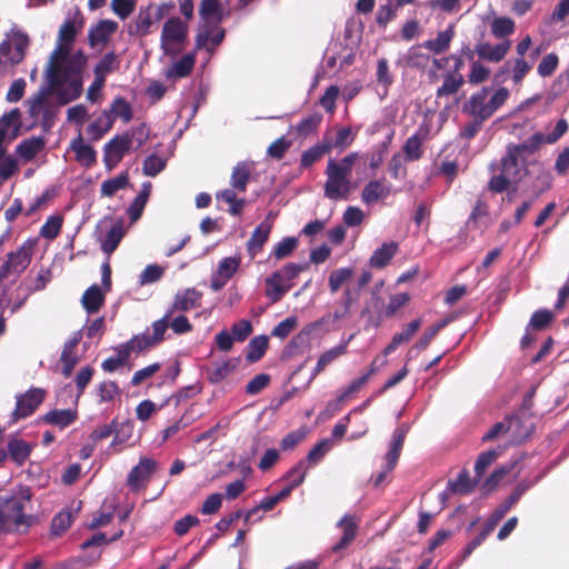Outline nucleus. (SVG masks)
I'll return each mask as SVG.
<instances>
[{
    "mask_svg": "<svg viewBox=\"0 0 569 569\" xmlns=\"http://www.w3.org/2000/svg\"><path fill=\"white\" fill-rule=\"evenodd\" d=\"M71 49L72 46L57 41L46 70L50 90L64 87L63 91L59 92V103L62 106L81 96L82 73L88 63V58L82 50L71 53Z\"/></svg>",
    "mask_w": 569,
    "mask_h": 569,
    "instance_id": "obj_1",
    "label": "nucleus"
},
{
    "mask_svg": "<svg viewBox=\"0 0 569 569\" xmlns=\"http://www.w3.org/2000/svg\"><path fill=\"white\" fill-rule=\"evenodd\" d=\"M291 287L292 283H284L280 278V273L274 271L266 279V297L271 301V303H277L291 289Z\"/></svg>",
    "mask_w": 569,
    "mask_h": 569,
    "instance_id": "obj_23",
    "label": "nucleus"
},
{
    "mask_svg": "<svg viewBox=\"0 0 569 569\" xmlns=\"http://www.w3.org/2000/svg\"><path fill=\"white\" fill-rule=\"evenodd\" d=\"M332 144L329 141L317 143L311 148L305 150L301 154L300 167L303 169L310 168L319 161L326 153L330 152Z\"/></svg>",
    "mask_w": 569,
    "mask_h": 569,
    "instance_id": "obj_37",
    "label": "nucleus"
},
{
    "mask_svg": "<svg viewBox=\"0 0 569 569\" xmlns=\"http://www.w3.org/2000/svg\"><path fill=\"white\" fill-rule=\"evenodd\" d=\"M455 37L453 26H449L446 30L438 32L435 39L426 40L422 47L433 52L441 54L450 48V43Z\"/></svg>",
    "mask_w": 569,
    "mask_h": 569,
    "instance_id": "obj_30",
    "label": "nucleus"
},
{
    "mask_svg": "<svg viewBox=\"0 0 569 569\" xmlns=\"http://www.w3.org/2000/svg\"><path fill=\"white\" fill-rule=\"evenodd\" d=\"M202 293L196 288H188L176 293L171 307L168 309L173 316L176 311L187 312L201 305Z\"/></svg>",
    "mask_w": 569,
    "mask_h": 569,
    "instance_id": "obj_14",
    "label": "nucleus"
},
{
    "mask_svg": "<svg viewBox=\"0 0 569 569\" xmlns=\"http://www.w3.org/2000/svg\"><path fill=\"white\" fill-rule=\"evenodd\" d=\"M490 77V69L480 63L479 61H473L470 67V72L468 74V82L472 86L482 83L487 81Z\"/></svg>",
    "mask_w": 569,
    "mask_h": 569,
    "instance_id": "obj_63",
    "label": "nucleus"
},
{
    "mask_svg": "<svg viewBox=\"0 0 569 569\" xmlns=\"http://www.w3.org/2000/svg\"><path fill=\"white\" fill-rule=\"evenodd\" d=\"M32 497L33 493L30 487L19 486L8 497L0 499V503L16 525L17 532H27L38 521L37 516L27 513Z\"/></svg>",
    "mask_w": 569,
    "mask_h": 569,
    "instance_id": "obj_3",
    "label": "nucleus"
},
{
    "mask_svg": "<svg viewBox=\"0 0 569 569\" xmlns=\"http://www.w3.org/2000/svg\"><path fill=\"white\" fill-rule=\"evenodd\" d=\"M82 335L80 331L73 333V336L67 340L63 345L60 361L62 362V373L64 377H70L76 365L79 361L77 356V347L81 341Z\"/></svg>",
    "mask_w": 569,
    "mask_h": 569,
    "instance_id": "obj_16",
    "label": "nucleus"
},
{
    "mask_svg": "<svg viewBox=\"0 0 569 569\" xmlns=\"http://www.w3.org/2000/svg\"><path fill=\"white\" fill-rule=\"evenodd\" d=\"M29 38L24 33H14L10 39L0 43V54L12 66L20 63L26 56Z\"/></svg>",
    "mask_w": 569,
    "mask_h": 569,
    "instance_id": "obj_10",
    "label": "nucleus"
},
{
    "mask_svg": "<svg viewBox=\"0 0 569 569\" xmlns=\"http://www.w3.org/2000/svg\"><path fill=\"white\" fill-rule=\"evenodd\" d=\"M118 23L112 20H101L98 24L90 28L88 40L91 47L106 43L110 36L116 32Z\"/></svg>",
    "mask_w": 569,
    "mask_h": 569,
    "instance_id": "obj_27",
    "label": "nucleus"
},
{
    "mask_svg": "<svg viewBox=\"0 0 569 569\" xmlns=\"http://www.w3.org/2000/svg\"><path fill=\"white\" fill-rule=\"evenodd\" d=\"M94 393L100 403L111 402L121 396V389L116 381L106 380L96 386Z\"/></svg>",
    "mask_w": 569,
    "mask_h": 569,
    "instance_id": "obj_47",
    "label": "nucleus"
},
{
    "mask_svg": "<svg viewBox=\"0 0 569 569\" xmlns=\"http://www.w3.org/2000/svg\"><path fill=\"white\" fill-rule=\"evenodd\" d=\"M479 480L477 477L471 479L469 471L463 469L456 480L448 481V491L456 495H468L473 491Z\"/></svg>",
    "mask_w": 569,
    "mask_h": 569,
    "instance_id": "obj_32",
    "label": "nucleus"
},
{
    "mask_svg": "<svg viewBox=\"0 0 569 569\" xmlns=\"http://www.w3.org/2000/svg\"><path fill=\"white\" fill-rule=\"evenodd\" d=\"M72 523V515L70 511L58 512L51 521L50 532L52 536H62Z\"/></svg>",
    "mask_w": 569,
    "mask_h": 569,
    "instance_id": "obj_57",
    "label": "nucleus"
},
{
    "mask_svg": "<svg viewBox=\"0 0 569 569\" xmlns=\"http://www.w3.org/2000/svg\"><path fill=\"white\" fill-rule=\"evenodd\" d=\"M449 323L448 319H442L439 322L430 326L423 335L419 338V340L411 347V349L408 352V357H411V353L413 351H422L426 350L433 338L438 335V332L443 329Z\"/></svg>",
    "mask_w": 569,
    "mask_h": 569,
    "instance_id": "obj_44",
    "label": "nucleus"
},
{
    "mask_svg": "<svg viewBox=\"0 0 569 569\" xmlns=\"http://www.w3.org/2000/svg\"><path fill=\"white\" fill-rule=\"evenodd\" d=\"M77 411L71 409H54L39 418V422L58 426L63 429L77 420Z\"/></svg>",
    "mask_w": 569,
    "mask_h": 569,
    "instance_id": "obj_28",
    "label": "nucleus"
},
{
    "mask_svg": "<svg viewBox=\"0 0 569 569\" xmlns=\"http://www.w3.org/2000/svg\"><path fill=\"white\" fill-rule=\"evenodd\" d=\"M113 127V118L110 112L104 110L93 122H91L87 132L92 141L100 140Z\"/></svg>",
    "mask_w": 569,
    "mask_h": 569,
    "instance_id": "obj_36",
    "label": "nucleus"
},
{
    "mask_svg": "<svg viewBox=\"0 0 569 569\" xmlns=\"http://www.w3.org/2000/svg\"><path fill=\"white\" fill-rule=\"evenodd\" d=\"M33 243L23 242L16 251L7 254V260L0 266V280L7 279L10 273H22L30 264Z\"/></svg>",
    "mask_w": 569,
    "mask_h": 569,
    "instance_id": "obj_8",
    "label": "nucleus"
},
{
    "mask_svg": "<svg viewBox=\"0 0 569 569\" xmlns=\"http://www.w3.org/2000/svg\"><path fill=\"white\" fill-rule=\"evenodd\" d=\"M517 157L509 148L507 153L500 160L498 170L499 174H495L488 182V189L493 193H501L510 187L512 182L520 180V166Z\"/></svg>",
    "mask_w": 569,
    "mask_h": 569,
    "instance_id": "obj_5",
    "label": "nucleus"
},
{
    "mask_svg": "<svg viewBox=\"0 0 569 569\" xmlns=\"http://www.w3.org/2000/svg\"><path fill=\"white\" fill-rule=\"evenodd\" d=\"M32 451V446L27 441L18 438H12L8 442V456L19 467L23 466L29 459Z\"/></svg>",
    "mask_w": 569,
    "mask_h": 569,
    "instance_id": "obj_33",
    "label": "nucleus"
},
{
    "mask_svg": "<svg viewBox=\"0 0 569 569\" xmlns=\"http://www.w3.org/2000/svg\"><path fill=\"white\" fill-rule=\"evenodd\" d=\"M46 391L40 388H31L24 393L17 396L16 408L11 413V423H16L21 419H26L34 413L39 406L43 402Z\"/></svg>",
    "mask_w": 569,
    "mask_h": 569,
    "instance_id": "obj_9",
    "label": "nucleus"
},
{
    "mask_svg": "<svg viewBox=\"0 0 569 569\" xmlns=\"http://www.w3.org/2000/svg\"><path fill=\"white\" fill-rule=\"evenodd\" d=\"M463 84V74H455L446 71L442 76V84L436 91V97L440 99L455 96L459 92Z\"/></svg>",
    "mask_w": 569,
    "mask_h": 569,
    "instance_id": "obj_29",
    "label": "nucleus"
},
{
    "mask_svg": "<svg viewBox=\"0 0 569 569\" xmlns=\"http://www.w3.org/2000/svg\"><path fill=\"white\" fill-rule=\"evenodd\" d=\"M291 146V140L280 137L268 147L267 154L272 159L281 160Z\"/></svg>",
    "mask_w": 569,
    "mask_h": 569,
    "instance_id": "obj_64",
    "label": "nucleus"
},
{
    "mask_svg": "<svg viewBox=\"0 0 569 569\" xmlns=\"http://www.w3.org/2000/svg\"><path fill=\"white\" fill-rule=\"evenodd\" d=\"M251 169L247 162H238L232 170L230 183L232 186V190H237L240 192L246 191L247 184L250 180Z\"/></svg>",
    "mask_w": 569,
    "mask_h": 569,
    "instance_id": "obj_43",
    "label": "nucleus"
},
{
    "mask_svg": "<svg viewBox=\"0 0 569 569\" xmlns=\"http://www.w3.org/2000/svg\"><path fill=\"white\" fill-rule=\"evenodd\" d=\"M46 139L43 137H31L22 140L16 148L17 154L24 161H31L39 152L44 149Z\"/></svg>",
    "mask_w": 569,
    "mask_h": 569,
    "instance_id": "obj_31",
    "label": "nucleus"
},
{
    "mask_svg": "<svg viewBox=\"0 0 569 569\" xmlns=\"http://www.w3.org/2000/svg\"><path fill=\"white\" fill-rule=\"evenodd\" d=\"M272 229V224L268 222H262L253 230L250 239L247 242V250L253 259L263 248L264 243L268 241L270 232Z\"/></svg>",
    "mask_w": 569,
    "mask_h": 569,
    "instance_id": "obj_25",
    "label": "nucleus"
},
{
    "mask_svg": "<svg viewBox=\"0 0 569 569\" xmlns=\"http://www.w3.org/2000/svg\"><path fill=\"white\" fill-rule=\"evenodd\" d=\"M194 67V57L191 54L183 56L179 61L174 62L167 71L168 78H184L191 73Z\"/></svg>",
    "mask_w": 569,
    "mask_h": 569,
    "instance_id": "obj_51",
    "label": "nucleus"
},
{
    "mask_svg": "<svg viewBox=\"0 0 569 569\" xmlns=\"http://www.w3.org/2000/svg\"><path fill=\"white\" fill-rule=\"evenodd\" d=\"M423 136L420 132H416L411 137H409L402 147L406 160L408 161H417L423 156Z\"/></svg>",
    "mask_w": 569,
    "mask_h": 569,
    "instance_id": "obj_45",
    "label": "nucleus"
},
{
    "mask_svg": "<svg viewBox=\"0 0 569 569\" xmlns=\"http://www.w3.org/2000/svg\"><path fill=\"white\" fill-rule=\"evenodd\" d=\"M422 325L421 319H415L409 322L406 328L401 332H397L393 335L391 341L385 347L382 353L383 356H388L397 350V348L405 342L411 340V338L416 335V332L420 329Z\"/></svg>",
    "mask_w": 569,
    "mask_h": 569,
    "instance_id": "obj_26",
    "label": "nucleus"
},
{
    "mask_svg": "<svg viewBox=\"0 0 569 569\" xmlns=\"http://www.w3.org/2000/svg\"><path fill=\"white\" fill-rule=\"evenodd\" d=\"M188 38V26L180 18L168 19L161 32V49L166 54L179 52Z\"/></svg>",
    "mask_w": 569,
    "mask_h": 569,
    "instance_id": "obj_6",
    "label": "nucleus"
},
{
    "mask_svg": "<svg viewBox=\"0 0 569 569\" xmlns=\"http://www.w3.org/2000/svg\"><path fill=\"white\" fill-rule=\"evenodd\" d=\"M269 347V338L266 335H260L253 337L248 346L246 352V359L248 362H257L259 361L266 353Z\"/></svg>",
    "mask_w": 569,
    "mask_h": 569,
    "instance_id": "obj_40",
    "label": "nucleus"
},
{
    "mask_svg": "<svg viewBox=\"0 0 569 569\" xmlns=\"http://www.w3.org/2000/svg\"><path fill=\"white\" fill-rule=\"evenodd\" d=\"M123 536V530H118L111 538H107V535L103 532H98L91 536L89 539L81 543L82 550H90L86 556L87 565H93L101 557L100 547L116 541Z\"/></svg>",
    "mask_w": 569,
    "mask_h": 569,
    "instance_id": "obj_12",
    "label": "nucleus"
},
{
    "mask_svg": "<svg viewBox=\"0 0 569 569\" xmlns=\"http://www.w3.org/2000/svg\"><path fill=\"white\" fill-rule=\"evenodd\" d=\"M353 276L351 268H339L329 274L328 287L331 293L338 292V290L347 283Z\"/></svg>",
    "mask_w": 569,
    "mask_h": 569,
    "instance_id": "obj_55",
    "label": "nucleus"
},
{
    "mask_svg": "<svg viewBox=\"0 0 569 569\" xmlns=\"http://www.w3.org/2000/svg\"><path fill=\"white\" fill-rule=\"evenodd\" d=\"M506 446H498L481 452L475 463V472L478 479H481L487 468L491 466L498 457L502 455Z\"/></svg>",
    "mask_w": 569,
    "mask_h": 569,
    "instance_id": "obj_39",
    "label": "nucleus"
},
{
    "mask_svg": "<svg viewBox=\"0 0 569 569\" xmlns=\"http://www.w3.org/2000/svg\"><path fill=\"white\" fill-rule=\"evenodd\" d=\"M359 152H350L339 161L330 159L327 163L325 196L331 200L347 199L352 190L351 172Z\"/></svg>",
    "mask_w": 569,
    "mask_h": 569,
    "instance_id": "obj_2",
    "label": "nucleus"
},
{
    "mask_svg": "<svg viewBox=\"0 0 569 569\" xmlns=\"http://www.w3.org/2000/svg\"><path fill=\"white\" fill-rule=\"evenodd\" d=\"M63 223V218L61 216H50L44 224L40 229V234L49 240L56 239Z\"/></svg>",
    "mask_w": 569,
    "mask_h": 569,
    "instance_id": "obj_59",
    "label": "nucleus"
},
{
    "mask_svg": "<svg viewBox=\"0 0 569 569\" xmlns=\"http://www.w3.org/2000/svg\"><path fill=\"white\" fill-rule=\"evenodd\" d=\"M83 24V14L77 10L72 18H67L60 26L58 32V42L72 46L77 34L82 30Z\"/></svg>",
    "mask_w": 569,
    "mask_h": 569,
    "instance_id": "obj_17",
    "label": "nucleus"
},
{
    "mask_svg": "<svg viewBox=\"0 0 569 569\" xmlns=\"http://www.w3.org/2000/svg\"><path fill=\"white\" fill-rule=\"evenodd\" d=\"M515 31V21L508 17L495 18L491 23V33L496 38L507 37Z\"/></svg>",
    "mask_w": 569,
    "mask_h": 569,
    "instance_id": "obj_58",
    "label": "nucleus"
},
{
    "mask_svg": "<svg viewBox=\"0 0 569 569\" xmlns=\"http://www.w3.org/2000/svg\"><path fill=\"white\" fill-rule=\"evenodd\" d=\"M322 119L323 117L320 112H313L308 117L302 118L295 127L297 136L305 139L311 134H315L318 131Z\"/></svg>",
    "mask_w": 569,
    "mask_h": 569,
    "instance_id": "obj_42",
    "label": "nucleus"
},
{
    "mask_svg": "<svg viewBox=\"0 0 569 569\" xmlns=\"http://www.w3.org/2000/svg\"><path fill=\"white\" fill-rule=\"evenodd\" d=\"M216 198L217 200H222L230 206L228 211L232 216H240L246 204V200L243 198L238 199L236 191L232 189H224L217 192Z\"/></svg>",
    "mask_w": 569,
    "mask_h": 569,
    "instance_id": "obj_50",
    "label": "nucleus"
},
{
    "mask_svg": "<svg viewBox=\"0 0 569 569\" xmlns=\"http://www.w3.org/2000/svg\"><path fill=\"white\" fill-rule=\"evenodd\" d=\"M134 133L129 131L114 136L103 147V163L108 171L113 170L130 150Z\"/></svg>",
    "mask_w": 569,
    "mask_h": 569,
    "instance_id": "obj_7",
    "label": "nucleus"
},
{
    "mask_svg": "<svg viewBox=\"0 0 569 569\" xmlns=\"http://www.w3.org/2000/svg\"><path fill=\"white\" fill-rule=\"evenodd\" d=\"M124 234L122 221H117L108 231L106 238L101 243V249L104 253L111 254L119 246Z\"/></svg>",
    "mask_w": 569,
    "mask_h": 569,
    "instance_id": "obj_48",
    "label": "nucleus"
},
{
    "mask_svg": "<svg viewBox=\"0 0 569 569\" xmlns=\"http://www.w3.org/2000/svg\"><path fill=\"white\" fill-rule=\"evenodd\" d=\"M297 475V480L289 482L283 489H281L274 497L280 502L290 496L292 490L299 487L306 479L307 469L305 468V461H299L296 466H293L288 472L287 477H292Z\"/></svg>",
    "mask_w": 569,
    "mask_h": 569,
    "instance_id": "obj_38",
    "label": "nucleus"
},
{
    "mask_svg": "<svg viewBox=\"0 0 569 569\" xmlns=\"http://www.w3.org/2000/svg\"><path fill=\"white\" fill-rule=\"evenodd\" d=\"M129 184V174L127 171L119 176L108 179L101 184V194L106 197L114 196L119 190L124 189Z\"/></svg>",
    "mask_w": 569,
    "mask_h": 569,
    "instance_id": "obj_53",
    "label": "nucleus"
},
{
    "mask_svg": "<svg viewBox=\"0 0 569 569\" xmlns=\"http://www.w3.org/2000/svg\"><path fill=\"white\" fill-rule=\"evenodd\" d=\"M391 193V186L386 183V178L370 180L361 191V200L366 204H372L386 199Z\"/></svg>",
    "mask_w": 569,
    "mask_h": 569,
    "instance_id": "obj_19",
    "label": "nucleus"
},
{
    "mask_svg": "<svg viewBox=\"0 0 569 569\" xmlns=\"http://www.w3.org/2000/svg\"><path fill=\"white\" fill-rule=\"evenodd\" d=\"M241 263V257H226L217 268L216 274L211 279V289L218 291L233 277Z\"/></svg>",
    "mask_w": 569,
    "mask_h": 569,
    "instance_id": "obj_13",
    "label": "nucleus"
},
{
    "mask_svg": "<svg viewBox=\"0 0 569 569\" xmlns=\"http://www.w3.org/2000/svg\"><path fill=\"white\" fill-rule=\"evenodd\" d=\"M64 87H57L54 90H50V83L48 82L47 88L40 89L32 98L27 100L29 106L28 113L37 122L41 111L50 104L48 101L49 94H56L59 99V92L63 91Z\"/></svg>",
    "mask_w": 569,
    "mask_h": 569,
    "instance_id": "obj_18",
    "label": "nucleus"
},
{
    "mask_svg": "<svg viewBox=\"0 0 569 569\" xmlns=\"http://www.w3.org/2000/svg\"><path fill=\"white\" fill-rule=\"evenodd\" d=\"M71 150L76 153V160L90 168L97 162V151L89 144L84 143L82 136L79 133L70 143Z\"/></svg>",
    "mask_w": 569,
    "mask_h": 569,
    "instance_id": "obj_22",
    "label": "nucleus"
},
{
    "mask_svg": "<svg viewBox=\"0 0 569 569\" xmlns=\"http://www.w3.org/2000/svg\"><path fill=\"white\" fill-rule=\"evenodd\" d=\"M151 193V183H143L142 189L138 193V196L133 199L131 204L128 208V216L132 222L140 219L142 216L143 209L148 202V199Z\"/></svg>",
    "mask_w": 569,
    "mask_h": 569,
    "instance_id": "obj_41",
    "label": "nucleus"
},
{
    "mask_svg": "<svg viewBox=\"0 0 569 569\" xmlns=\"http://www.w3.org/2000/svg\"><path fill=\"white\" fill-rule=\"evenodd\" d=\"M337 526L342 530V536L332 547L336 552L346 549L353 541L358 532V521L355 516L345 515Z\"/></svg>",
    "mask_w": 569,
    "mask_h": 569,
    "instance_id": "obj_21",
    "label": "nucleus"
},
{
    "mask_svg": "<svg viewBox=\"0 0 569 569\" xmlns=\"http://www.w3.org/2000/svg\"><path fill=\"white\" fill-rule=\"evenodd\" d=\"M553 320V315L548 309H540L532 313L530 321L528 323V329L533 330H543L546 329Z\"/></svg>",
    "mask_w": 569,
    "mask_h": 569,
    "instance_id": "obj_60",
    "label": "nucleus"
},
{
    "mask_svg": "<svg viewBox=\"0 0 569 569\" xmlns=\"http://www.w3.org/2000/svg\"><path fill=\"white\" fill-rule=\"evenodd\" d=\"M107 111L110 112V116L113 118V120L119 117L126 123L129 122L133 117L132 107L123 97L114 98L110 110Z\"/></svg>",
    "mask_w": 569,
    "mask_h": 569,
    "instance_id": "obj_52",
    "label": "nucleus"
},
{
    "mask_svg": "<svg viewBox=\"0 0 569 569\" xmlns=\"http://www.w3.org/2000/svg\"><path fill=\"white\" fill-rule=\"evenodd\" d=\"M347 347H348V341L342 342L339 346H337L335 348H331V349L325 351L322 355H320V357H319V359L317 361L316 368H315V375L320 373L321 371L325 370V368L328 365L333 362L339 357L346 355L347 353Z\"/></svg>",
    "mask_w": 569,
    "mask_h": 569,
    "instance_id": "obj_49",
    "label": "nucleus"
},
{
    "mask_svg": "<svg viewBox=\"0 0 569 569\" xmlns=\"http://www.w3.org/2000/svg\"><path fill=\"white\" fill-rule=\"evenodd\" d=\"M509 49V40L496 46H492L489 42H479L476 44V53L479 59L487 60L489 62H500L507 56Z\"/></svg>",
    "mask_w": 569,
    "mask_h": 569,
    "instance_id": "obj_20",
    "label": "nucleus"
},
{
    "mask_svg": "<svg viewBox=\"0 0 569 569\" xmlns=\"http://www.w3.org/2000/svg\"><path fill=\"white\" fill-rule=\"evenodd\" d=\"M545 141V134L541 132L533 133L530 138L519 144H509V148L517 157H520L523 152L535 153Z\"/></svg>",
    "mask_w": 569,
    "mask_h": 569,
    "instance_id": "obj_46",
    "label": "nucleus"
},
{
    "mask_svg": "<svg viewBox=\"0 0 569 569\" xmlns=\"http://www.w3.org/2000/svg\"><path fill=\"white\" fill-rule=\"evenodd\" d=\"M359 288H351L349 284L346 286L340 300L337 302V306L331 313L332 321H340L348 318L352 308L359 303Z\"/></svg>",
    "mask_w": 569,
    "mask_h": 569,
    "instance_id": "obj_15",
    "label": "nucleus"
},
{
    "mask_svg": "<svg viewBox=\"0 0 569 569\" xmlns=\"http://www.w3.org/2000/svg\"><path fill=\"white\" fill-rule=\"evenodd\" d=\"M199 13L203 20H220L221 6L219 0H202L199 8Z\"/></svg>",
    "mask_w": 569,
    "mask_h": 569,
    "instance_id": "obj_61",
    "label": "nucleus"
},
{
    "mask_svg": "<svg viewBox=\"0 0 569 569\" xmlns=\"http://www.w3.org/2000/svg\"><path fill=\"white\" fill-rule=\"evenodd\" d=\"M297 246L298 239L296 237L283 238L280 242H278L274 246L272 250V256L278 260L284 259L292 253Z\"/></svg>",
    "mask_w": 569,
    "mask_h": 569,
    "instance_id": "obj_62",
    "label": "nucleus"
},
{
    "mask_svg": "<svg viewBox=\"0 0 569 569\" xmlns=\"http://www.w3.org/2000/svg\"><path fill=\"white\" fill-rule=\"evenodd\" d=\"M495 528V520H487L481 532L465 547L462 558L467 559L491 535Z\"/></svg>",
    "mask_w": 569,
    "mask_h": 569,
    "instance_id": "obj_56",
    "label": "nucleus"
},
{
    "mask_svg": "<svg viewBox=\"0 0 569 569\" xmlns=\"http://www.w3.org/2000/svg\"><path fill=\"white\" fill-rule=\"evenodd\" d=\"M157 467L158 463L154 459L148 457L140 458L139 463L130 470L127 485L133 491L144 488L152 473L157 470Z\"/></svg>",
    "mask_w": 569,
    "mask_h": 569,
    "instance_id": "obj_11",
    "label": "nucleus"
},
{
    "mask_svg": "<svg viewBox=\"0 0 569 569\" xmlns=\"http://www.w3.org/2000/svg\"><path fill=\"white\" fill-rule=\"evenodd\" d=\"M489 92L490 88L483 87L472 93L462 104V112L470 118L486 122L509 97V90L507 88H499L490 99H488Z\"/></svg>",
    "mask_w": 569,
    "mask_h": 569,
    "instance_id": "obj_4",
    "label": "nucleus"
},
{
    "mask_svg": "<svg viewBox=\"0 0 569 569\" xmlns=\"http://www.w3.org/2000/svg\"><path fill=\"white\" fill-rule=\"evenodd\" d=\"M152 20V7L141 8L133 23L128 28L130 36L143 38L151 33Z\"/></svg>",
    "mask_w": 569,
    "mask_h": 569,
    "instance_id": "obj_24",
    "label": "nucleus"
},
{
    "mask_svg": "<svg viewBox=\"0 0 569 569\" xmlns=\"http://www.w3.org/2000/svg\"><path fill=\"white\" fill-rule=\"evenodd\" d=\"M398 243L395 241L385 242L380 248L376 249L370 257V266L373 268H385L398 251Z\"/></svg>",
    "mask_w": 569,
    "mask_h": 569,
    "instance_id": "obj_34",
    "label": "nucleus"
},
{
    "mask_svg": "<svg viewBox=\"0 0 569 569\" xmlns=\"http://www.w3.org/2000/svg\"><path fill=\"white\" fill-rule=\"evenodd\" d=\"M81 303L88 313H96L104 303V293L97 284H92L82 295Z\"/></svg>",
    "mask_w": 569,
    "mask_h": 569,
    "instance_id": "obj_35",
    "label": "nucleus"
},
{
    "mask_svg": "<svg viewBox=\"0 0 569 569\" xmlns=\"http://www.w3.org/2000/svg\"><path fill=\"white\" fill-rule=\"evenodd\" d=\"M520 419L517 417H507L502 421L496 422L483 436L482 441H492L501 435L507 433L513 426L519 423Z\"/></svg>",
    "mask_w": 569,
    "mask_h": 569,
    "instance_id": "obj_54",
    "label": "nucleus"
}]
</instances>
